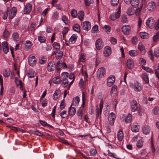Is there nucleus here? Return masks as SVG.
<instances>
[{
    "label": "nucleus",
    "mask_w": 159,
    "mask_h": 159,
    "mask_svg": "<svg viewBox=\"0 0 159 159\" xmlns=\"http://www.w3.org/2000/svg\"><path fill=\"white\" fill-rule=\"evenodd\" d=\"M146 24L150 28H153L154 27L156 30L159 28V18L157 21V24H155V21L152 17L149 18L146 21Z\"/></svg>",
    "instance_id": "f257e3e1"
},
{
    "label": "nucleus",
    "mask_w": 159,
    "mask_h": 159,
    "mask_svg": "<svg viewBox=\"0 0 159 159\" xmlns=\"http://www.w3.org/2000/svg\"><path fill=\"white\" fill-rule=\"evenodd\" d=\"M120 6L118 8V11L115 13H113L110 16V19L112 20H115L117 18H119L120 16Z\"/></svg>",
    "instance_id": "f03ea898"
},
{
    "label": "nucleus",
    "mask_w": 159,
    "mask_h": 159,
    "mask_svg": "<svg viewBox=\"0 0 159 159\" xmlns=\"http://www.w3.org/2000/svg\"><path fill=\"white\" fill-rule=\"evenodd\" d=\"M131 88L134 89L135 91L139 92L142 90L141 84L138 82L134 83L133 84L130 85Z\"/></svg>",
    "instance_id": "7ed1b4c3"
},
{
    "label": "nucleus",
    "mask_w": 159,
    "mask_h": 159,
    "mask_svg": "<svg viewBox=\"0 0 159 159\" xmlns=\"http://www.w3.org/2000/svg\"><path fill=\"white\" fill-rule=\"evenodd\" d=\"M139 108L137 102L136 100H133L131 102V109L132 112H134L136 111Z\"/></svg>",
    "instance_id": "20e7f679"
},
{
    "label": "nucleus",
    "mask_w": 159,
    "mask_h": 159,
    "mask_svg": "<svg viewBox=\"0 0 159 159\" xmlns=\"http://www.w3.org/2000/svg\"><path fill=\"white\" fill-rule=\"evenodd\" d=\"M105 73V70L103 67H101L98 69L97 72V76L99 79L102 77Z\"/></svg>",
    "instance_id": "39448f33"
},
{
    "label": "nucleus",
    "mask_w": 159,
    "mask_h": 159,
    "mask_svg": "<svg viewBox=\"0 0 159 159\" xmlns=\"http://www.w3.org/2000/svg\"><path fill=\"white\" fill-rule=\"evenodd\" d=\"M36 57L34 56L30 55L28 58V62L29 64L31 66H34L36 63Z\"/></svg>",
    "instance_id": "423d86ee"
},
{
    "label": "nucleus",
    "mask_w": 159,
    "mask_h": 159,
    "mask_svg": "<svg viewBox=\"0 0 159 159\" xmlns=\"http://www.w3.org/2000/svg\"><path fill=\"white\" fill-rule=\"evenodd\" d=\"M95 45L98 50L101 49L103 47V43L101 39H98L96 42Z\"/></svg>",
    "instance_id": "0eeeda50"
},
{
    "label": "nucleus",
    "mask_w": 159,
    "mask_h": 159,
    "mask_svg": "<svg viewBox=\"0 0 159 159\" xmlns=\"http://www.w3.org/2000/svg\"><path fill=\"white\" fill-rule=\"evenodd\" d=\"M32 8V5L30 3H27L25 6L24 10V14H29L31 11Z\"/></svg>",
    "instance_id": "6e6552de"
},
{
    "label": "nucleus",
    "mask_w": 159,
    "mask_h": 159,
    "mask_svg": "<svg viewBox=\"0 0 159 159\" xmlns=\"http://www.w3.org/2000/svg\"><path fill=\"white\" fill-rule=\"evenodd\" d=\"M83 29L88 31L91 28V25L90 22L89 21L84 22L82 24Z\"/></svg>",
    "instance_id": "1a4fd4ad"
},
{
    "label": "nucleus",
    "mask_w": 159,
    "mask_h": 159,
    "mask_svg": "<svg viewBox=\"0 0 159 159\" xmlns=\"http://www.w3.org/2000/svg\"><path fill=\"white\" fill-rule=\"evenodd\" d=\"M116 117V115L113 112H111L109 115L108 117V120L110 125H113Z\"/></svg>",
    "instance_id": "9d476101"
},
{
    "label": "nucleus",
    "mask_w": 159,
    "mask_h": 159,
    "mask_svg": "<svg viewBox=\"0 0 159 159\" xmlns=\"http://www.w3.org/2000/svg\"><path fill=\"white\" fill-rule=\"evenodd\" d=\"M130 26L128 25H125L122 27V31L123 33L126 35L129 34L130 33Z\"/></svg>",
    "instance_id": "9b49d317"
},
{
    "label": "nucleus",
    "mask_w": 159,
    "mask_h": 159,
    "mask_svg": "<svg viewBox=\"0 0 159 159\" xmlns=\"http://www.w3.org/2000/svg\"><path fill=\"white\" fill-rule=\"evenodd\" d=\"M147 8L150 11H152L156 7V3L154 2H148L147 5Z\"/></svg>",
    "instance_id": "f8f14e48"
},
{
    "label": "nucleus",
    "mask_w": 159,
    "mask_h": 159,
    "mask_svg": "<svg viewBox=\"0 0 159 159\" xmlns=\"http://www.w3.org/2000/svg\"><path fill=\"white\" fill-rule=\"evenodd\" d=\"M56 65L54 62H49L47 66V69L49 71H53L56 68Z\"/></svg>",
    "instance_id": "ddd939ff"
},
{
    "label": "nucleus",
    "mask_w": 159,
    "mask_h": 159,
    "mask_svg": "<svg viewBox=\"0 0 159 159\" xmlns=\"http://www.w3.org/2000/svg\"><path fill=\"white\" fill-rule=\"evenodd\" d=\"M121 117L125 119V122L127 123L131 121L132 116L130 113H129L126 116L124 114H122L120 116V117Z\"/></svg>",
    "instance_id": "4468645a"
},
{
    "label": "nucleus",
    "mask_w": 159,
    "mask_h": 159,
    "mask_svg": "<svg viewBox=\"0 0 159 159\" xmlns=\"http://www.w3.org/2000/svg\"><path fill=\"white\" fill-rule=\"evenodd\" d=\"M126 65L128 68L130 69L133 68L134 66V63L132 60L128 59L126 62Z\"/></svg>",
    "instance_id": "2eb2a0df"
},
{
    "label": "nucleus",
    "mask_w": 159,
    "mask_h": 159,
    "mask_svg": "<svg viewBox=\"0 0 159 159\" xmlns=\"http://www.w3.org/2000/svg\"><path fill=\"white\" fill-rule=\"evenodd\" d=\"M115 80V78L114 76H112L110 77L107 80V85L110 87L111 86L114 84Z\"/></svg>",
    "instance_id": "dca6fc26"
},
{
    "label": "nucleus",
    "mask_w": 159,
    "mask_h": 159,
    "mask_svg": "<svg viewBox=\"0 0 159 159\" xmlns=\"http://www.w3.org/2000/svg\"><path fill=\"white\" fill-rule=\"evenodd\" d=\"M142 131L144 134H148L150 132V127L148 125H145L143 127Z\"/></svg>",
    "instance_id": "f3484780"
},
{
    "label": "nucleus",
    "mask_w": 159,
    "mask_h": 159,
    "mask_svg": "<svg viewBox=\"0 0 159 159\" xmlns=\"http://www.w3.org/2000/svg\"><path fill=\"white\" fill-rule=\"evenodd\" d=\"M111 48L109 47H106L104 50L103 53L105 57L109 56L111 54Z\"/></svg>",
    "instance_id": "a211bd4d"
},
{
    "label": "nucleus",
    "mask_w": 159,
    "mask_h": 159,
    "mask_svg": "<svg viewBox=\"0 0 159 159\" xmlns=\"http://www.w3.org/2000/svg\"><path fill=\"white\" fill-rule=\"evenodd\" d=\"M16 9L15 7H13L11 10V13L9 15V18L10 19L13 18L16 15Z\"/></svg>",
    "instance_id": "6ab92c4d"
},
{
    "label": "nucleus",
    "mask_w": 159,
    "mask_h": 159,
    "mask_svg": "<svg viewBox=\"0 0 159 159\" xmlns=\"http://www.w3.org/2000/svg\"><path fill=\"white\" fill-rule=\"evenodd\" d=\"M2 45L4 52L6 54L9 51V48L7 43L6 42H3L2 43Z\"/></svg>",
    "instance_id": "aec40b11"
},
{
    "label": "nucleus",
    "mask_w": 159,
    "mask_h": 159,
    "mask_svg": "<svg viewBox=\"0 0 159 159\" xmlns=\"http://www.w3.org/2000/svg\"><path fill=\"white\" fill-rule=\"evenodd\" d=\"M55 55L57 59H60L61 58L63 55V52L61 51H57L55 52Z\"/></svg>",
    "instance_id": "412c9836"
},
{
    "label": "nucleus",
    "mask_w": 159,
    "mask_h": 159,
    "mask_svg": "<svg viewBox=\"0 0 159 159\" xmlns=\"http://www.w3.org/2000/svg\"><path fill=\"white\" fill-rule=\"evenodd\" d=\"M140 127L137 124H134L131 127V130L134 132H137L139 130Z\"/></svg>",
    "instance_id": "4be33fe9"
},
{
    "label": "nucleus",
    "mask_w": 159,
    "mask_h": 159,
    "mask_svg": "<svg viewBox=\"0 0 159 159\" xmlns=\"http://www.w3.org/2000/svg\"><path fill=\"white\" fill-rule=\"evenodd\" d=\"M71 106L69 108L68 112L70 115L73 116L75 114L76 110L75 107H71Z\"/></svg>",
    "instance_id": "5701e85b"
},
{
    "label": "nucleus",
    "mask_w": 159,
    "mask_h": 159,
    "mask_svg": "<svg viewBox=\"0 0 159 159\" xmlns=\"http://www.w3.org/2000/svg\"><path fill=\"white\" fill-rule=\"evenodd\" d=\"M139 0H132L130 4L134 7H137L139 5Z\"/></svg>",
    "instance_id": "b1692460"
},
{
    "label": "nucleus",
    "mask_w": 159,
    "mask_h": 159,
    "mask_svg": "<svg viewBox=\"0 0 159 159\" xmlns=\"http://www.w3.org/2000/svg\"><path fill=\"white\" fill-rule=\"evenodd\" d=\"M77 38V36L76 34H73L69 39V42L71 43H74L75 42Z\"/></svg>",
    "instance_id": "393cba45"
},
{
    "label": "nucleus",
    "mask_w": 159,
    "mask_h": 159,
    "mask_svg": "<svg viewBox=\"0 0 159 159\" xmlns=\"http://www.w3.org/2000/svg\"><path fill=\"white\" fill-rule=\"evenodd\" d=\"M61 94V91L59 90H56L53 95V99L54 100H57L60 96Z\"/></svg>",
    "instance_id": "a878e982"
},
{
    "label": "nucleus",
    "mask_w": 159,
    "mask_h": 159,
    "mask_svg": "<svg viewBox=\"0 0 159 159\" xmlns=\"http://www.w3.org/2000/svg\"><path fill=\"white\" fill-rule=\"evenodd\" d=\"M117 137L118 140L120 141H121L123 138V132L120 129L118 132Z\"/></svg>",
    "instance_id": "bb28decb"
},
{
    "label": "nucleus",
    "mask_w": 159,
    "mask_h": 159,
    "mask_svg": "<svg viewBox=\"0 0 159 159\" xmlns=\"http://www.w3.org/2000/svg\"><path fill=\"white\" fill-rule=\"evenodd\" d=\"M129 54L131 57H135L139 54V52L136 50H131L129 52Z\"/></svg>",
    "instance_id": "cd10ccee"
},
{
    "label": "nucleus",
    "mask_w": 159,
    "mask_h": 159,
    "mask_svg": "<svg viewBox=\"0 0 159 159\" xmlns=\"http://www.w3.org/2000/svg\"><path fill=\"white\" fill-rule=\"evenodd\" d=\"M60 81L59 75L57 74L56 75L53 79V82L56 84H58L60 82Z\"/></svg>",
    "instance_id": "c85d7f7f"
},
{
    "label": "nucleus",
    "mask_w": 159,
    "mask_h": 159,
    "mask_svg": "<svg viewBox=\"0 0 159 159\" xmlns=\"http://www.w3.org/2000/svg\"><path fill=\"white\" fill-rule=\"evenodd\" d=\"M142 77L146 84L149 83L148 76L146 73H143L142 74Z\"/></svg>",
    "instance_id": "c756f323"
},
{
    "label": "nucleus",
    "mask_w": 159,
    "mask_h": 159,
    "mask_svg": "<svg viewBox=\"0 0 159 159\" xmlns=\"http://www.w3.org/2000/svg\"><path fill=\"white\" fill-rule=\"evenodd\" d=\"M52 47L54 50L58 51L60 48V44L57 42H55L52 44Z\"/></svg>",
    "instance_id": "7c9ffc66"
},
{
    "label": "nucleus",
    "mask_w": 159,
    "mask_h": 159,
    "mask_svg": "<svg viewBox=\"0 0 159 159\" xmlns=\"http://www.w3.org/2000/svg\"><path fill=\"white\" fill-rule=\"evenodd\" d=\"M35 71L32 69L30 70L27 73V76L30 78H32L34 77Z\"/></svg>",
    "instance_id": "2f4dec72"
},
{
    "label": "nucleus",
    "mask_w": 159,
    "mask_h": 159,
    "mask_svg": "<svg viewBox=\"0 0 159 159\" xmlns=\"http://www.w3.org/2000/svg\"><path fill=\"white\" fill-rule=\"evenodd\" d=\"M62 82V85L63 87H66L68 84V81L66 78H63L61 81Z\"/></svg>",
    "instance_id": "473e14b6"
},
{
    "label": "nucleus",
    "mask_w": 159,
    "mask_h": 159,
    "mask_svg": "<svg viewBox=\"0 0 159 159\" xmlns=\"http://www.w3.org/2000/svg\"><path fill=\"white\" fill-rule=\"evenodd\" d=\"M140 36L142 39H146L148 38V34L145 32H141L140 33Z\"/></svg>",
    "instance_id": "72a5a7b5"
},
{
    "label": "nucleus",
    "mask_w": 159,
    "mask_h": 159,
    "mask_svg": "<svg viewBox=\"0 0 159 159\" xmlns=\"http://www.w3.org/2000/svg\"><path fill=\"white\" fill-rule=\"evenodd\" d=\"M138 48L141 52H145V47L141 43H139Z\"/></svg>",
    "instance_id": "f704fd0d"
},
{
    "label": "nucleus",
    "mask_w": 159,
    "mask_h": 159,
    "mask_svg": "<svg viewBox=\"0 0 159 159\" xmlns=\"http://www.w3.org/2000/svg\"><path fill=\"white\" fill-rule=\"evenodd\" d=\"M73 30L78 33L80 32V26L79 25L76 24L73 26Z\"/></svg>",
    "instance_id": "c9c22d12"
},
{
    "label": "nucleus",
    "mask_w": 159,
    "mask_h": 159,
    "mask_svg": "<svg viewBox=\"0 0 159 159\" xmlns=\"http://www.w3.org/2000/svg\"><path fill=\"white\" fill-rule=\"evenodd\" d=\"M84 12L83 11H79L78 13V16L79 19L82 20H83L84 16Z\"/></svg>",
    "instance_id": "e433bc0d"
},
{
    "label": "nucleus",
    "mask_w": 159,
    "mask_h": 159,
    "mask_svg": "<svg viewBox=\"0 0 159 159\" xmlns=\"http://www.w3.org/2000/svg\"><path fill=\"white\" fill-rule=\"evenodd\" d=\"M15 82L17 86L20 85V89L22 88V83L21 80H19L17 77L15 78Z\"/></svg>",
    "instance_id": "4c0bfd02"
},
{
    "label": "nucleus",
    "mask_w": 159,
    "mask_h": 159,
    "mask_svg": "<svg viewBox=\"0 0 159 159\" xmlns=\"http://www.w3.org/2000/svg\"><path fill=\"white\" fill-rule=\"evenodd\" d=\"M47 61V58L44 56L41 57L39 59V63L41 64H45Z\"/></svg>",
    "instance_id": "58836bf2"
},
{
    "label": "nucleus",
    "mask_w": 159,
    "mask_h": 159,
    "mask_svg": "<svg viewBox=\"0 0 159 159\" xmlns=\"http://www.w3.org/2000/svg\"><path fill=\"white\" fill-rule=\"evenodd\" d=\"M153 41L154 42H157L159 40V32H157L155 33L153 37Z\"/></svg>",
    "instance_id": "ea45409f"
},
{
    "label": "nucleus",
    "mask_w": 159,
    "mask_h": 159,
    "mask_svg": "<svg viewBox=\"0 0 159 159\" xmlns=\"http://www.w3.org/2000/svg\"><path fill=\"white\" fill-rule=\"evenodd\" d=\"M10 72L11 71L9 69H5L3 73V75L5 77H8L10 75Z\"/></svg>",
    "instance_id": "a19ab883"
},
{
    "label": "nucleus",
    "mask_w": 159,
    "mask_h": 159,
    "mask_svg": "<svg viewBox=\"0 0 159 159\" xmlns=\"http://www.w3.org/2000/svg\"><path fill=\"white\" fill-rule=\"evenodd\" d=\"M154 55L156 57H159V47H157L154 49Z\"/></svg>",
    "instance_id": "79ce46f5"
},
{
    "label": "nucleus",
    "mask_w": 159,
    "mask_h": 159,
    "mask_svg": "<svg viewBox=\"0 0 159 159\" xmlns=\"http://www.w3.org/2000/svg\"><path fill=\"white\" fill-rule=\"evenodd\" d=\"M12 37L14 40L17 41L19 40V36L17 32L14 33L12 35Z\"/></svg>",
    "instance_id": "37998d69"
},
{
    "label": "nucleus",
    "mask_w": 159,
    "mask_h": 159,
    "mask_svg": "<svg viewBox=\"0 0 159 159\" xmlns=\"http://www.w3.org/2000/svg\"><path fill=\"white\" fill-rule=\"evenodd\" d=\"M153 113L155 115L159 114V107H155L152 110Z\"/></svg>",
    "instance_id": "c03bdc74"
},
{
    "label": "nucleus",
    "mask_w": 159,
    "mask_h": 159,
    "mask_svg": "<svg viewBox=\"0 0 159 159\" xmlns=\"http://www.w3.org/2000/svg\"><path fill=\"white\" fill-rule=\"evenodd\" d=\"M9 35L10 34L9 31L7 29H6L4 31L3 33V36L4 38H7L9 37Z\"/></svg>",
    "instance_id": "a18cd8bd"
},
{
    "label": "nucleus",
    "mask_w": 159,
    "mask_h": 159,
    "mask_svg": "<svg viewBox=\"0 0 159 159\" xmlns=\"http://www.w3.org/2000/svg\"><path fill=\"white\" fill-rule=\"evenodd\" d=\"M142 67L143 69L146 71L147 72H148L149 73H153V70L151 69L150 68L148 67L144 66H142Z\"/></svg>",
    "instance_id": "49530a36"
},
{
    "label": "nucleus",
    "mask_w": 159,
    "mask_h": 159,
    "mask_svg": "<svg viewBox=\"0 0 159 159\" xmlns=\"http://www.w3.org/2000/svg\"><path fill=\"white\" fill-rule=\"evenodd\" d=\"M59 16V13L57 11H55L53 13L52 16V19L55 20L58 19Z\"/></svg>",
    "instance_id": "de8ad7c7"
},
{
    "label": "nucleus",
    "mask_w": 159,
    "mask_h": 159,
    "mask_svg": "<svg viewBox=\"0 0 159 159\" xmlns=\"http://www.w3.org/2000/svg\"><path fill=\"white\" fill-rule=\"evenodd\" d=\"M39 122L43 126H47L48 127H52L50 125L48 124L47 122L44 120H39Z\"/></svg>",
    "instance_id": "09e8293b"
},
{
    "label": "nucleus",
    "mask_w": 159,
    "mask_h": 159,
    "mask_svg": "<svg viewBox=\"0 0 159 159\" xmlns=\"http://www.w3.org/2000/svg\"><path fill=\"white\" fill-rule=\"evenodd\" d=\"M80 100V98L78 96H76L74 98L73 100V103H75V106L78 105L79 103Z\"/></svg>",
    "instance_id": "8fccbe9b"
},
{
    "label": "nucleus",
    "mask_w": 159,
    "mask_h": 159,
    "mask_svg": "<svg viewBox=\"0 0 159 159\" xmlns=\"http://www.w3.org/2000/svg\"><path fill=\"white\" fill-rule=\"evenodd\" d=\"M38 39L41 43H43L46 41V38L43 36H40L38 37Z\"/></svg>",
    "instance_id": "3c124183"
},
{
    "label": "nucleus",
    "mask_w": 159,
    "mask_h": 159,
    "mask_svg": "<svg viewBox=\"0 0 159 159\" xmlns=\"http://www.w3.org/2000/svg\"><path fill=\"white\" fill-rule=\"evenodd\" d=\"M134 10L131 8H128L127 11V14L129 16L134 15Z\"/></svg>",
    "instance_id": "603ef678"
},
{
    "label": "nucleus",
    "mask_w": 159,
    "mask_h": 159,
    "mask_svg": "<svg viewBox=\"0 0 159 159\" xmlns=\"http://www.w3.org/2000/svg\"><path fill=\"white\" fill-rule=\"evenodd\" d=\"M143 144V141L141 140H139L137 142V146L139 148H142Z\"/></svg>",
    "instance_id": "864d4df0"
},
{
    "label": "nucleus",
    "mask_w": 159,
    "mask_h": 159,
    "mask_svg": "<svg viewBox=\"0 0 159 159\" xmlns=\"http://www.w3.org/2000/svg\"><path fill=\"white\" fill-rule=\"evenodd\" d=\"M60 116L62 118H65L66 117L67 115L66 113V111L64 110L62 111L60 114Z\"/></svg>",
    "instance_id": "5fc2aeb1"
},
{
    "label": "nucleus",
    "mask_w": 159,
    "mask_h": 159,
    "mask_svg": "<svg viewBox=\"0 0 159 159\" xmlns=\"http://www.w3.org/2000/svg\"><path fill=\"white\" fill-rule=\"evenodd\" d=\"M71 14L73 17H76L77 15V11L75 9L72 10L71 12Z\"/></svg>",
    "instance_id": "6e6d98bb"
},
{
    "label": "nucleus",
    "mask_w": 159,
    "mask_h": 159,
    "mask_svg": "<svg viewBox=\"0 0 159 159\" xmlns=\"http://www.w3.org/2000/svg\"><path fill=\"white\" fill-rule=\"evenodd\" d=\"M148 54L149 57H150V59L152 61H154V56L152 51H150L148 52Z\"/></svg>",
    "instance_id": "4d7b16f0"
},
{
    "label": "nucleus",
    "mask_w": 159,
    "mask_h": 159,
    "mask_svg": "<svg viewBox=\"0 0 159 159\" xmlns=\"http://www.w3.org/2000/svg\"><path fill=\"white\" fill-rule=\"evenodd\" d=\"M104 29L106 32H109L111 31V28L109 25H105L104 27Z\"/></svg>",
    "instance_id": "13d9d810"
},
{
    "label": "nucleus",
    "mask_w": 159,
    "mask_h": 159,
    "mask_svg": "<svg viewBox=\"0 0 159 159\" xmlns=\"http://www.w3.org/2000/svg\"><path fill=\"white\" fill-rule=\"evenodd\" d=\"M76 114L80 119H82V111L80 110H79L77 111Z\"/></svg>",
    "instance_id": "bf43d9fd"
},
{
    "label": "nucleus",
    "mask_w": 159,
    "mask_h": 159,
    "mask_svg": "<svg viewBox=\"0 0 159 159\" xmlns=\"http://www.w3.org/2000/svg\"><path fill=\"white\" fill-rule=\"evenodd\" d=\"M117 91V86L114 85L111 88L110 93L111 94L115 93Z\"/></svg>",
    "instance_id": "052dcab7"
},
{
    "label": "nucleus",
    "mask_w": 159,
    "mask_h": 159,
    "mask_svg": "<svg viewBox=\"0 0 159 159\" xmlns=\"http://www.w3.org/2000/svg\"><path fill=\"white\" fill-rule=\"evenodd\" d=\"M119 0H111V4L113 6H116L119 3Z\"/></svg>",
    "instance_id": "680f3d73"
},
{
    "label": "nucleus",
    "mask_w": 159,
    "mask_h": 159,
    "mask_svg": "<svg viewBox=\"0 0 159 159\" xmlns=\"http://www.w3.org/2000/svg\"><path fill=\"white\" fill-rule=\"evenodd\" d=\"M139 113V114L140 116L143 115L144 114V110L141 107H139L137 110Z\"/></svg>",
    "instance_id": "e2e57ef3"
},
{
    "label": "nucleus",
    "mask_w": 159,
    "mask_h": 159,
    "mask_svg": "<svg viewBox=\"0 0 159 159\" xmlns=\"http://www.w3.org/2000/svg\"><path fill=\"white\" fill-rule=\"evenodd\" d=\"M98 30V26L97 25H94L92 28V32L93 33H96Z\"/></svg>",
    "instance_id": "0e129e2a"
},
{
    "label": "nucleus",
    "mask_w": 159,
    "mask_h": 159,
    "mask_svg": "<svg viewBox=\"0 0 159 159\" xmlns=\"http://www.w3.org/2000/svg\"><path fill=\"white\" fill-rule=\"evenodd\" d=\"M93 2V0H84L85 5L87 6H89Z\"/></svg>",
    "instance_id": "69168bd1"
},
{
    "label": "nucleus",
    "mask_w": 159,
    "mask_h": 159,
    "mask_svg": "<svg viewBox=\"0 0 159 159\" xmlns=\"http://www.w3.org/2000/svg\"><path fill=\"white\" fill-rule=\"evenodd\" d=\"M9 12V10L7 9L6 11L3 13V15L2 16V18L4 20H6L7 17L8 12Z\"/></svg>",
    "instance_id": "338daca9"
},
{
    "label": "nucleus",
    "mask_w": 159,
    "mask_h": 159,
    "mask_svg": "<svg viewBox=\"0 0 159 159\" xmlns=\"http://www.w3.org/2000/svg\"><path fill=\"white\" fill-rule=\"evenodd\" d=\"M97 153V151L96 149H91L90 151V154L93 156H95Z\"/></svg>",
    "instance_id": "774afa93"
}]
</instances>
